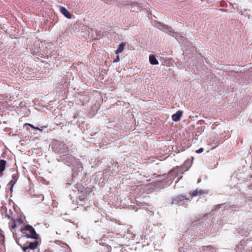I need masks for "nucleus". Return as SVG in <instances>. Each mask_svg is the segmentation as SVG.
I'll return each mask as SVG.
<instances>
[{"label":"nucleus","instance_id":"1","mask_svg":"<svg viewBox=\"0 0 252 252\" xmlns=\"http://www.w3.org/2000/svg\"><path fill=\"white\" fill-rule=\"evenodd\" d=\"M21 231L25 233L27 238L33 239L34 240H38L39 238V235L36 233L34 228L29 224H27L23 228H21Z\"/></svg>","mask_w":252,"mask_h":252},{"label":"nucleus","instance_id":"2","mask_svg":"<svg viewBox=\"0 0 252 252\" xmlns=\"http://www.w3.org/2000/svg\"><path fill=\"white\" fill-rule=\"evenodd\" d=\"M39 245V242L37 240H35L34 241L30 242L28 245L21 246L24 252H29V249L35 251Z\"/></svg>","mask_w":252,"mask_h":252},{"label":"nucleus","instance_id":"3","mask_svg":"<svg viewBox=\"0 0 252 252\" xmlns=\"http://www.w3.org/2000/svg\"><path fill=\"white\" fill-rule=\"evenodd\" d=\"M24 221L22 218H18L17 219H11L9 222V227L11 229H15L17 225L22 224Z\"/></svg>","mask_w":252,"mask_h":252},{"label":"nucleus","instance_id":"4","mask_svg":"<svg viewBox=\"0 0 252 252\" xmlns=\"http://www.w3.org/2000/svg\"><path fill=\"white\" fill-rule=\"evenodd\" d=\"M12 179L10 181V182L7 184V187L10 190V191L11 192L12 191V189L15 184L17 182L18 180V177L16 174H13L12 175Z\"/></svg>","mask_w":252,"mask_h":252},{"label":"nucleus","instance_id":"5","mask_svg":"<svg viewBox=\"0 0 252 252\" xmlns=\"http://www.w3.org/2000/svg\"><path fill=\"white\" fill-rule=\"evenodd\" d=\"M208 192L207 190H202L201 189H197L195 190L190 192L189 193V194L192 196H196L203 195L204 194H208Z\"/></svg>","mask_w":252,"mask_h":252},{"label":"nucleus","instance_id":"6","mask_svg":"<svg viewBox=\"0 0 252 252\" xmlns=\"http://www.w3.org/2000/svg\"><path fill=\"white\" fill-rule=\"evenodd\" d=\"M183 111L178 110L175 114L172 115V119L174 122H178L180 120L183 115Z\"/></svg>","mask_w":252,"mask_h":252},{"label":"nucleus","instance_id":"7","mask_svg":"<svg viewBox=\"0 0 252 252\" xmlns=\"http://www.w3.org/2000/svg\"><path fill=\"white\" fill-rule=\"evenodd\" d=\"M185 199L188 200V199L183 195H180L173 198L172 203L177 204Z\"/></svg>","mask_w":252,"mask_h":252},{"label":"nucleus","instance_id":"8","mask_svg":"<svg viewBox=\"0 0 252 252\" xmlns=\"http://www.w3.org/2000/svg\"><path fill=\"white\" fill-rule=\"evenodd\" d=\"M220 144V141L218 140V136L217 135H215L213 137L212 140L210 141V144L213 145V148H215L218 146Z\"/></svg>","mask_w":252,"mask_h":252},{"label":"nucleus","instance_id":"9","mask_svg":"<svg viewBox=\"0 0 252 252\" xmlns=\"http://www.w3.org/2000/svg\"><path fill=\"white\" fill-rule=\"evenodd\" d=\"M6 162L3 159L0 160V177L3 175V172L5 170Z\"/></svg>","mask_w":252,"mask_h":252},{"label":"nucleus","instance_id":"10","mask_svg":"<svg viewBox=\"0 0 252 252\" xmlns=\"http://www.w3.org/2000/svg\"><path fill=\"white\" fill-rule=\"evenodd\" d=\"M61 12L66 18H70L71 14L69 11L64 7H61L60 8Z\"/></svg>","mask_w":252,"mask_h":252},{"label":"nucleus","instance_id":"11","mask_svg":"<svg viewBox=\"0 0 252 252\" xmlns=\"http://www.w3.org/2000/svg\"><path fill=\"white\" fill-rule=\"evenodd\" d=\"M126 46V43L124 42H122L120 44L119 47L118 48L117 50H116V54H119L120 53H122L124 50L125 47Z\"/></svg>","mask_w":252,"mask_h":252},{"label":"nucleus","instance_id":"12","mask_svg":"<svg viewBox=\"0 0 252 252\" xmlns=\"http://www.w3.org/2000/svg\"><path fill=\"white\" fill-rule=\"evenodd\" d=\"M149 61L151 64L157 65L158 64V61L154 56H150L149 57Z\"/></svg>","mask_w":252,"mask_h":252},{"label":"nucleus","instance_id":"13","mask_svg":"<svg viewBox=\"0 0 252 252\" xmlns=\"http://www.w3.org/2000/svg\"><path fill=\"white\" fill-rule=\"evenodd\" d=\"M204 149L203 148H200L198 150L196 151V153L198 154L201 153L203 152Z\"/></svg>","mask_w":252,"mask_h":252},{"label":"nucleus","instance_id":"14","mask_svg":"<svg viewBox=\"0 0 252 252\" xmlns=\"http://www.w3.org/2000/svg\"><path fill=\"white\" fill-rule=\"evenodd\" d=\"M26 125L29 126L31 128H33V129H39V127H35L33 125H32V124H27Z\"/></svg>","mask_w":252,"mask_h":252},{"label":"nucleus","instance_id":"15","mask_svg":"<svg viewBox=\"0 0 252 252\" xmlns=\"http://www.w3.org/2000/svg\"><path fill=\"white\" fill-rule=\"evenodd\" d=\"M120 61L119 54H117L116 58L114 60L113 63H117Z\"/></svg>","mask_w":252,"mask_h":252},{"label":"nucleus","instance_id":"16","mask_svg":"<svg viewBox=\"0 0 252 252\" xmlns=\"http://www.w3.org/2000/svg\"><path fill=\"white\" fill-rule=\"evenodd\" d=\"M5 216L7 217L8 219H10V217L9 215H6Z\"/></svg>","mask_w":252,"mask_h":252},{"label":"nucleus","instance_id":"17","mask_svg":"<svg viewBox=\"0 0 252 252\" xmlns=\"http://www.w3.org/2000/svg\"><path fill=\"white\" fill-rule=\"evenodd\" d=\"M35 251L31 250L29 249V252H34Z\"/></svg>","mask_w":252,"mask_h":252},{"label":"nucleus","instance_id":"18","mask_svg":"<svg viewBox=\"0 0 252 252\" xmlns=\"http://www.w3.org/2000/svg\"><path fill=\"white\" fill-rule=\"evenodd\" d=\"M38 129V130H40V131H42V128H39V129Z\"/></svg>","mask_w":252,"mask_h":252}]
</instances>
